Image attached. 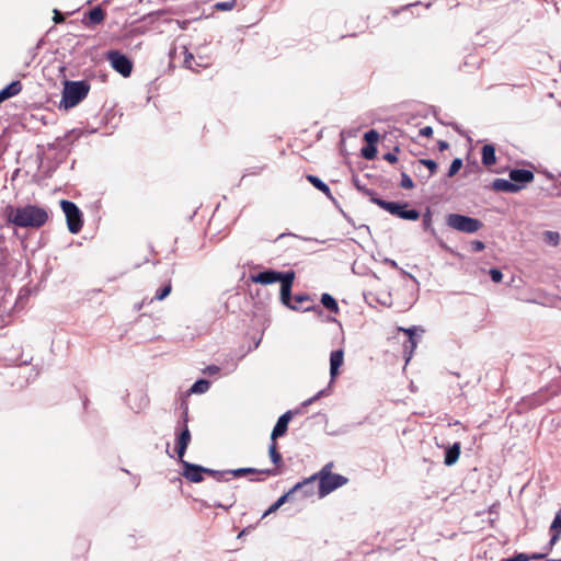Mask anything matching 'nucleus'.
<instances>
[{
	"instance_id": "obj_1",
	"label": "nucleus",
	"mask_w": 561,
	"mask_h": 561,
	"mask_svg": "<svg viewBox=\"0 0 561 561\" xmlns=\"http://www.w3.org/2000/svg\"><path fill=\"white\" fill-rule=\"evenodd\" d=\"M3 217L15 227L38 229L48 221L49 215L44 207L38 205L25 204L14 206L8 204L3 208Z\"/></svg>"
},
{
	"instance_id": "obj_2",
	"label": "nucleus",
	"mask_w": 561,
	"mask_h": 561,
	"mask_svg": "<svg viewBox=\"0 0 561 561\" xmlns=\"http://www.w3.org/2000/svg\"><path fill=\"white\" fill-rule=\"evenodd\" d=\"M90 91V84L85 80L66 81L62 90L60 106L66 110L77 106L84 100Z\"/></svg>"
},
{
	"instance_id": "obj_3",
	"label": "nucleus",
	"mask_w": 561,
	"mask_h": 561,
	"mask_svg": "<svg viewBox=\"0 0 561 561\" xmlns=\"http://www.w3.org/2000/svg\"><path fill=\"white\" fill-rule=\"evenodd\" d=\"M373 203L404 220L415 221L420 218V211L415 208H408V203L388 202L380 197H374Z\"/></svg>"
},
{
	"instance_id": "obj_4",
	"label": "nucleus",
	"mask_w": 561,
	"mask_h": 561,
	"mask_svg": "<svg viewBox=\"0 0 561 561\" xmlns=\"http://www.w3.org/2000/svg\"><path fill=\"white\" fill-rule=\"evenodd\" d=\"M295 279V272L293 270L286 271V276L284 280L280 283V290H279V298L283 305L288 307L291 310L296 311H321L319 306L312 305V306H298L293 305L294 297L291 295V287Z\"/></svg>"
},
{
	"instance_id": "obj_5",
	"label": "nucleus",
	"mask_w": 561,
	"mask_h": 561,
	"mask_svg": "<svg viewBox=\"0 0 561 561\" xmlns=\"http://www.w3.org/2000/svg\"><path fill=\"white\" fill-rule=\"evenodd\" d=\"M446 225L454 230L465 233H474L483 227L481 220L461 214L447 215Z\"/></svg>"
},
{
	"instance_id": "obj_6",
	"label": "nucleus",
	"mask_w": 561,
	"mask_h": 561,
	"mask_svg": "<svg viewBox=\"0 0 561 561\" xmlns=\"http://www.w3.org/2000/svg\"><path fill=\"white\" fill-rule=\"evenodd\" d=\"M60 207L66 216L69 232L73 234L79 233L83 226L82 211L80 208L68 199H62Z\"/></svg>"
},
{
	"instance_id": "obj_7",
	"label": "nucleus",
	"mask_w": 561,
	"mask_h": 561,
	"mask_svg": "<svg viewBox=\"0 0 561 561\" xmlns=\"http://www.w3.org/2000/svg\"><path fill=\"white\" fill-rule=\"evenodd\" d=\"M111 67L124 78H128L133 72L134 64L129 57L116 49H111L105 55Z\"/></svg>"
},
{
	"instance_id": "obj_8",
	"label": "nucleus",
	"mask_w": 561,
	"mask_h": 561,
	"mask_svg": "<svg viewBox=\"0 0 561 561\" xmlns=\"http://www.w3.org/2000/svg\"><path fill=\"white\" fill-rule=\"evenodd\" d=\"M348 479L340 473H333L328 477H321L319 481V497H324L336 489L345 485Z\"/></svg>"
},
{
	"instance_id": "obj_9",
	"label": "nucleus",
	"mask_w": 561,
	"mask_h": 561,
	"mask_svg": "<svg viewBox=\"0 0 561 561\" xmlns=\"http://www.w3.org/2000/svg\"><path fill=\"white\" fill-rule=\"evenodd\" d=\"M191 439L192 435L188 426L186 424L181 425V422H178L175 426V453L178 455V460H182V458H184Z\"/></svg>"
},
{
	"instance_id": "obj_10",
	"label": "nucleus",
	"mask_w": 561,
	"mask_h": 561,
	"mask_svg": "<svg viewBox=\"0 0 561 561\" xmlns=\"http://www.w3.org/2000/svg\"><path fill=\"white\" fill-rule=\"evenodd\" d=\"M182 466L181 474L190 482L201 483L204 481V474L206 473V467L201 465L192 463L184 458L182 460H178Z\"/></svg>"
},
{
	"instance_id": "obj_11",
	"label": "nucleus",
	"mask_w": 561,
	"mask_h": 561,
	"mask_svg": "<svg viewBox=\"0 0 561 561\" xmlns=\"http://www.w3.org/2000/svg\"><path fill=\"white\" fill-rule=\"evenodd\" d=\"M297 414H301V408H297L295 410H288L284 414H282L278 417L274 428L272 430L271 440H277V438L284 436L287 433L288 423Z\"/></svg>"
},
{
	"instance_id": "obj_12",
	"label": "nucleus",
	"mask_w": 561,
	"mask_h": 561,
	"mask_svg": "<svg viewBox=\"0 0 561 561\" xmlns=\"http://www.w3.org/2000/svg\"><path fill=\"white\" fill-rule=\"evenodd\" d=\"M285 276L286 272L267 268L259 272L257 274L251 275V280L255 284L270 285L277 282L282 283Z\"/></svg>"
},
{
	"instance_id": "obj_13",
	"label": "nucleus",
	"mask_w": 561,
	"mask_h": 561,
	"mask_svg": "<svg viewBox=\"0 0 561 561\" xmlns=\"http://www.w3.org/2000/svg\"><path fill=\"white\" fill-rule=\"evenodd\" d=\"M316 482H317V479L313 476L306 478L302 481L296 483L291 488V493H294V494L300 493L301 499L312 496L316 493Z\"/></svg>"
},
{
	"instance_id": "obj_14",
	"label": "nucleus",
	"mask_w": 561,
	"mask_h": 561,
	"mask_svg": "<svg viewBox=\"0 0 561 561\" xmlns=\"http://www.w3.org/2000/svg\"><path fill=\"white\" fill-rule=\"evenodd\" d=\"M534 172L527 169H513L510 171V179L513 183L522 185V190L526 184L534 181Z\"/></svg>"
},
{
	"instance_id": "obj_15",
	"label": "nucleus",
	"mask_w": 561,
	"mask_h": 561,
	"mask_svg": "<svg viewBox=\"0 0 561 561\" xmlns=\"http://www.w3.org/2000/svg\"><path fill=\"white\" fill-rule=\"evenodd\" d=\"M228 476H232L234 478H241L250 473H262L266 476H277L279 473L277 468L263 469L257 470L255 468H238V469H228Z\"/></svg>"
},
{
	"instance_id": "obj_16",
	"label": "nucleus",
	"mask_w": 561,
	"mask_h": 561,
	"mask_svg": "<svg viewBox=\"0 0 561 561\" xmlns=\"http://www.w3.org/2000/svg\"><path fill=\"white\" fill-rule=\"evenodd\" d=\"M344 352L342 348L334 350L330 354V376L331 383L340 373V367L343 365Z\"/></svg>"
},
{
	"instance_id": "obj_17",
	"label": "nucleus",
	"mask_w": 561,
	"mask_h": 561,
	"mask_svg": "<svg viewBox=\"0 0 561 561\" xmlns=\"http://www.w3.org/2000/svg\"><path fill=\"white\" fill-rule=\"evenodd\" d=\"M491 188L495 192L517 193L522 190V185L513 183L511 179H495Z\"/></svg>"
},
{
	"instance_id": "obj_18",
	"label": "nucleus",
	"mask_w": 561,
	"mask_h": 561,
	"mask_svg": "<svg viewBox=\"0 0 561 561\" xmlns=\"http://www.w3.org/2000/svg\"><path fill=\"white\" fill-rule=\"evenodd\" d=\"M307 181L311 183L317 190L322 192L332 203L337 206V201L333 197L331 190L327 183H324L320 178L308 174L306 176Z\"/></svg>"
},
{
	"instance_id": "obj_19",
	"label": "nucleus",
	"mask_w": 561,
	"mask_h": 561,
	"mask_svg": "<svg viewBox=\"0 0 561 561\" xmlns=\"http://www.w3.org/2000/svg\"><path fill=\"white\" fill-rule=\"evenodd\" d=\"M87 18H88V21L85 19H83V21H82L83 24L88 27L94 26V25L101 24L104 21L105 12L100 5H98V7H94L93 9H91L87 13Z\"/></svg>"
},
{
	"instance_id": "obj_20",
	"label": "nucleus",
	"mask_w": 561,
	"mask_h": 561,
	"mask_svg": "<svg viewBox=\"0 0 561 561\" xmlns=\"http://www.w3.org/2000/svg\"><path fill=\"white\" fill-rule=\"evenodd\" d=\"M461 445L459 442L454 443L445 449L444 463L448 467L455 465L460 456Z\"/></svg>"
},
{
	"instance_id": "obj_21",
	"label": "nucleus",
	"mask_w": 561,
	"mask_h": 561,
	"mask_svg": "<svg viewBox=\"0 0 561 561\" xmlns=\"http://www.w3.org/2000/svg\"><path fill=\"white\" fill-rule=\"evenodd\" d=\"M22 91V83L19 80H14L3 89L0 90V103L5 100L18 95Z\"/></svg>"
},
{
	"instance_id": "obj_22",
	"label": "nucleus",
	"mask_w": 561,
	"mask_h": 561,
	"mask_svg": "<svg viewBox=\"0 0 561 561\" xmlns=\"http://www.w3.org/2000/svg\"><path fill=\"white\" fill-rule=\"evenodd\" d=\"M495 146L493 144H486L481 150V162L485 167H491L496 162Z\"/></svg>"
},
{
	"instance_id": "obj_23",
	"label": "nucleus",
	"mask_w": 561,
	"mask_h": 561,
	"mask_svg": "<svg viewBox=\"0 0 561 561\" xmlns=\"http://www.w3.org/2000/svg\"><path fill=\"white\" fill-rule=\"evenodd\" d=\"M421 165L428 169V174L426 176H422V183H426L436 173L438 165L436 161L432 159H420L417 161V167L421 168Z\"/></svg>"
},
{
	"instance_id": "obj_24",
	"label": "nucleus",
	"mask_w": 561,
	"mask_h": 561,
	"mask_svg": "<svg viewBox=\"0 0 561 561\" xmlns=\"http://www.w3.org/2000/svg\"><path fill=\"white\" fill-rule=\"evenodd\" d=\"M321 304L322 306L328 309L330 312H333V313H337L339 312V305H337V301L336 299L328 294V293H324L321 295Z\"/></svg>"
},
{
	"instance_id": "obj_25",
	"label": "nucleus",
	"mask_w": 561,
	"mask_h": 561,
	"mask_svg": "<svg viewBox=\"0 0 561 561\" xmlns=\"http://www.w3.org/2000/svg\"><path fill=\"white\" fill-rule=\"evenodd\" d=\"M419 339H420V334L416 333L415 336L409 337L408 341L404 343L403 347H404V354H405L407 362H409L411 359L412 354L417 346Z\"/></svg>"
},
{
	"instance_id": "obj_26",
	"label": "nucleus",
	"mask_w": 561,
	"mask_h": 561,
	"mask_svg": "<svg viewBox=\"0 0 561 561\" xmlns=\"http://www.w3.org/2000/svg\"><path fill=\"white\" fill-rule=\"evenodd\" d=\"M330 391H331V382L329 383V386L327 388L321 389L313 397L305 400L299 408H301V410H302L304 408H307V407L311 405L312 403H314L316 401H318L322 397L329 396Z\"/></svg>"
},
{
	"instance_id": "obj_27",
	"label": "nucleus",
	"mask_w": 561,
	"mask_h": 561,
	"mask_svg": "<svg viewBox=\"0 0 561 561\" xmlns=\"http://www.w3.org/2000/svg\"><path fill=\"white\" fill-rule=\"evenodd\" d=\"M268 455L271 458V461L275 466H279L283 461L280 453L277 450V443L276 440H271V444L268 446Z\"/></svg>"
},
{
	"instance_id": "obj_28",
	"label": "nucleus",
	"mask_w": 561,
	"mask_h": 561,
	"mask_svg": "<svg viewBox=\"0 0 561 561\" xmlns=\"http://www.w3.org/2000/svg\"><path fill=\"white\" fill-rule=\"evenodd\" d=\"M209 387L210 382L207 379H198L192 385L190 391L192 393H204L209 389Z\"/></svg>"
},
{
	"instance_id": "obj_29",
	"label": "nucleus",
	"mask_w": 561,
	"mask_h": 561,
	"mask_svg": "<svg viewBox=\"0 0 561 561\" xmlns=\"http://www.w3.org/2000/svg\"><path fill=\"white\" fill-rule=\"evenodd\" d=\"M183 66L191 70H197V67H204L201 62H195L194 55L185 49Z\"/></svg>"
},
{
	"instance_id": "obj_30",
	"label": "nucleus",
	"mask_w": 561,
	"mask_h": 561,
	"mask_svg": "<svg viewBox=\"0 0 561 561\" xmlns=\"http://www.w3.org/2000/svg\"><path fill=\"white\" fill-rule=\"evenodd\" d=\"M172 290L171 280L167 282L162 287L158 288L154 294V299L161 301L165 299Z\"/></svg>"
},
{
	"instance_id": "obj_31",
	"label": "nucleus",
	"mask_w": 561,
	"mask_h": 561,
	"mask_svg": "<svg viewBox=\"0 0 561 561\" xmlns=\"http://www.w3.org/2000/svg\"><path fill=\"white\" fill-rule=\"evenodd\" d=\"M422 226L425 231H428L431 234L435 236L436 231L432 225V211L430 209L423 214Z\"/></svg>"
},
{
	"instance_id": "obj_32",
	"label": "nucleus",
	"mask_w": 561,
	"mask_h": 561,
	"mask_svg": "<svg viewBox=\"0 0 561 561\" xmlns=\"http://www.w3.org/2000/svg\"><path fill=\"white\" fill-rule=\"evenodd\" d=\"M205 474H208V476L215 478V480L218 482L228 481V478L226 477V476H228L227 470H215V469L206 468Z\"/></svg>"
},
{
	"instance_id": "obj_33",
	"label": "nucleus",
	"mask_w": 561,
	"mask_h": 561,
	"mask_svg": "<svg viewBox=\"0 0 561 561\" xmlns=\"http://www.w3.org/2000/svg\"><path fill=\"white\" fill-rule=\"evenodd\" d=\"M360 154L363 158L367 160H373L377 154V147L376 145H366L362 148Z\"/></svg>"
},
{
	"instance_id": "obj_34",
	"label": "nucleus",
	"mask_w": 561,
	"mask_h": 561,
	"mask_svg": "<svg viewBox=\"0 0 561 561\" xmlns=\"http://www.w3.org/2000/svg\"><path fill=\"white\" fill-rule=\"evenodd\" d=\"M461 168H462V160L460 158L454 159L449 165L447 176L453 178L454 175H456L459 172V170Z\"/></svg>"
},
{
	"instance_id": "obj_35",
	"label": "nucleus",
	"mask_w": 561,
	"mask_h": 561,
	"mask_svg": "<svg viewBox=\"0 0 561 561\" xmlns=\"http://www.w3.org/2000/svg\"><path fill=\"white\" fill-rule=\"evenodd\" d=\"M236 3H237L236 0L216 2L214 4V9H216L218 11H230L236 7Z\"/></svg>"
},
{
	"instance_id": "obj_36",
	"label": "nucleus",
	"mask_w": 561,
	"mask_h": 561,
	"mask_svg": "<svg viewBox=\"0 0 561 561\" xmlns=\"http://www.w3.org/2000/svg\"><path fill=\"white\" fill-rule=\"evenodd\" d=\"M367 145H376L379 140V133L376 129H369L364 134Z\"/></svg>"
},
{
	"instance_id": "obj_37",
	"label": "nucleus",
	"mask_w": 561,
	"mask_h": 561,
	"mask_svg": "<svg viewBox=\"0 0 561 561\" xmlns=\"http://www.w3.org/2000/svg\"><path fill=\"white\" fill-rule=\"evenodd\" d=\"M543 240L551 245H557L560 241V236L556 231H545Z\"/></svg>"
},
{
	"instance_id": "obj_38",
	"label": "nucleus",
	"mask_w": 561,
	"mask_h": 561,
	"mask_svg": "<svg viewBox=\"0 0 561 561\" xmlns=\"http://www.w3.org/2000/svg\"><path fill=\"white\" fill-rule=\"evenodd\" d=\"M333 466H334V465H333V462H328V463H325V465L322 467V469H321L319 472H317V473H314V474H312V476H313V477H316V479H317L318 481H320V480H321V477H328V476L333 474V473H332V468H333Z\"/></svg>"
},
{
	"instance_id": "obj_39",
	"label": "nucleus",
	"mask_w": 561,
	"mask_h": 561,
	"mask_svg": "<svg viewBox=\"0 0 561 561\" xmlns=\"http://www.w3.org/2000/svg\"><path fill=\"white\" fill-rule=\"evenodd\" d=\"M400 187L403 190H412L414 187V182L405 172L401 173Z\"/></svg>"
},
{
	"instance_id": "obj_40",
	"label": "nucleus",
	"mask_w": 561,
	"mask_h": 561,
	"mask_svg": "<svg viewBox=\"0 0 561 561\" xmlns=\"http://www.w3.org/2000/svg\"><path fill=\"white\" fill-rule=\"evenodd\" d=\"M383 263H385V264H387V265H389V266H390V267H392V268L399 270V271L401 272V274H402V275L408 276V277H410V278H413V279H414V277H413L410 273H408V272H405L404 270H402L401 267H399L398 263H397L394 260L389 259V257H386V259L383 260Z\"/></svg>"
},
{
	"instance_id": "obj_41",
	"label": "nucleus",
	"mask_w": 561,
	"mask_h": 561,
	"mask_svg": "<svg viewBox=\"0 0 561 561\" xmlns=\"http://www.w3.org/2000/svg\"><path fill=\"white\" fill-rule=\"evenodd\" d=\"M336 207L339 208V210H340V213L342 214V216L346 219V221H347L350 225H352L354 228L365 229V230L369 231V227H368L367 225H360V226L356 227V225H355V222H354L353 218H352L350 215H347V214H346V213H345V211L340 207V205H339V204H337V206H336Z\"/></svg>"
},
{
	"instance_id": "obj_42",
	"label": "nucleus",
	"mask_w": 561,
	"mask_h": 561,
	"mask_svg": "<svg viewBox=\"0 0 561 561\" xmlns=\"http://www.w3.org/2000/svg\"><path fill=\"white\" fill-rule=\"evenodd\" d=\"M399 331H402L404 334L408 335V339L411 336H415L416 332L420 331V333H423L424 330L421 327H410V328H398Z\"/></svg>"
},
{
	"instance_id": "obj_43",
	"label": "nucleus",
	"mask_w": 561,
	"mask_h": 561,
	"mask_svg": "<svg viewBox=\"0 0 561 561\" xmlns=\"http://www.w3.org/2000/svg\"><path fill=\"white\" fill-rule=\"evenodd\" d=\"M550 530H557L561 533V510L556 513V516L550 525Z\"/></svg>"
},
{
	"instance_id": "obj_44",
	"label": "nucleus",
	"mask_w": 561,
	"mask_h": 561,
	"mask_svg": "<svg viewBox=\"0 0 561 561\" xmlns=\"http://www.w3.org/2000/svg\"><path fill=\"white\" fill-rule=\"evenodd\" d=\"M500 561H529L528 553L517 552L510 558H504Z\"/></svg>"
},
{
	"instance_id": "obj_45",
	"label": "nucleus",
	"mask_w": 561,
	"mask_h": 561,
	"mask_svg": "<svg viewBox=\"0 0 561 561\" xmlns=\"http://www.w3.org/2000/svg\"><path fill=\"white\" fill-rule=\"evenodd\" d=\"M489 275L494 283H501L503 279V273L499 268H490Z\"/></svg>"
},
{
	"instance_id": "obj_46",
	"label": "nucleus",
	"mask_w": 561,
	"mask_h": 561,
	"mask_svg": "<svg viewBox=\"0 0 561 561\" xmlns=\"http://www.w3.org/2000/svg\"><path fill=\"white\" fill-rule=\"evenodd\" d=\"M294 493H291V489L279 496L275 502L277 503V506H283L286 502L294 500Z\"/></svg>"
},
{
	"instance_id": "obj_47",
	"label": "nucleus",
	"mask_w": 561,
	"mask_h": 561,
	"mask_svg": "<svg viewBox=\"0 0 561 561\" xmlns=\"http://www.w3.org/2000/svg\"><path fill=\"white\" fill-rule=\"evenodd\" d=\"M550 533H551V538L546 548L547 552L553 548V546L557 543V541L559 540V538L561 536V533H559L557 530H550Z\"/></svg>"
},
{
	"instance_id": "obj_48",
	"label": "nucleus",
	"mask_w": 561,
	"mask_h": 561,
	"mask_svg": "<svg viewBox=\"0 0 561 561\" xmlns=\"http://www.w3.org/2000/svg\"><path fill=\"white\" fill-rule=\"evenodd\" d=\"M310 301V296L307 294H298L294 296L293 305L304 306L305 302Z\"/></svg>"
},
{
	"instance_id": "obj_49",
	"label": "nucleus",
	"mask_w": 561,
	"mask_h": 561,
	"mask_svg": "<svg viewBox=\"0 0 561 561\" xmlns=\"http://www.w3.org/2000/svg\"><path fill=\"white\" fill-rule=\"evenodd\" d=\"M183 411L178 422H181V425L186 424L188 422V407L185 402H182L181 404Z\"/></svg>"
},
{
	"instance_id": "obj_50",
	"label": "nucleus",
	"mask_w": 561,
	"mask_h": 561,
	"mask_svg": "<svg viewBox=\"0 0 561 561\" xmlns=\"http://www.w3.org/2000/svg\"><path fill=\"white\" fill-rule=\"evenodd\" d=\"M266 167L265 165H257V167H251L245 170L244 175H257L260 174Z\"/></svg>"
},
{
	"instance_id": "obj_51",
	"label": "nucleus",
	"mask_w": 561,
	"mask_h": 561,
	"mask_svg": "<svg viewBox=\"0 0 561 561\" xmlns=\"http://www.w3.org/2000/svg\"><path fill=\"white\" fill-rule=\"evenodd\" d=\"M399 151V147H394V152H387L383 154V159L390 163H394L398 161V157L396 152Z\"/></svg>"
},
{
	"instance_id": "obj_52",
	"label": "nucleus",
	"mask_w": 561,
	"mask_h": 561,
	"mask_svg": "<svg viewBox=\"0 0 561 561\" xmlns=\"http://www.w3.org/2000/svg\"><path fill=\"white\" fill-rule=\"evenodd\" d=\"M471 249L474 252H481L485 249V244H484V242H482L480 240H476V241H472Z\"/></svg>"
},
{
	"instance_id": "obj_53",
	"label": "nucleus",
	"mask_w": 561,
	"mask_h": 561,
	"mask_svg": "<svg viewBox=\"0 0 561 561\" xmlns=\"http://www.w3.org/2000/svg\"><path fill=\"white\" fill-rule=\"evenodd\" d=\"M234 503H236V499L232 495L231 496V502L229 504L225 505V504H221L219 502H216V503H214L213 506L220 507V508H224V510H229L230 507H232L234 505Z\"/></svg>"
},
{
	"instance_id": "obj_54",
	"label": "nucleus",
	"mask_w": 561,
	"mask_h": 561,
	"mask_svg": "<svg viewBox=\"0 0 561 561\" xmlns=\"http://www.w3.org/2000/svg\"><path fill=\"white\" fill-rule=\"evenodd\" d=\"M219 370H220V368L218 366L209 365L206 367L205 373L208 374L209 376H213V375L218 374Z\"/></svg>"
},
{
	"instance_id": "obj_55",
	"label": "nucleus",
	"mask_w": 561,
	"mask_h": 561,
	"mask_svg": "<svg viewBox=\"0 0 561 561\" xmlns=\"http://www.w3.org/2000/svg\"><path fill=\"white\" fill-rule=\"evenodd\" d=\"M420 135L423 137H431L433 135V128L431 126H425L420 129Z\"/></svg>"
},
{
	"instance_id": "obj_56",
	"label": "nucleus",
	"mask_w": 561,
	"mask_h": 561,
	"mask_svg": "<svg viewBox=\"0 0 561 561\" xmlns=\"http://www.w3.org/2000/svg\"><path fill=\"white\" fill-rule=\"evenodd\" d=\"M279 508V506H277V503L274 502L265 512L264 514L262 515V518L266 517L267 515L270 514H273L275 513L277 510Z\"/></svg>"
},
{
	"instance_id": "obj_57",
	"label": "nucleus",
	"mask_w": 561,
	"mask_h": 561,
	"mask_svg": "<svg viewBox=\"0 0 561 561\" xmlns=\"http://www.w3.org/2000/svg\"><path fill=\"white\" fill-rule=\"evenodd\" d=\"M362 193L365 194L366 196H369V199L371 203H373L374 197H378L375 191L367 188V187H365Z\"/></svg>"
},
{
	"instance_id": "obj_58",
	"label": "nucleus",
	"mask_w": 561,
	"mask_h": 561,
	"mask_svg": "<svg viewBox=\"0 0 561 561\" xmlns=\"http://www.w3.org/2000/svg\"><path fill=\"white\" fill-rule=\"evenodd\" d=\"M354 186L359 191L363 192L366 186L360 184V181L357 176H353L352 179Z\"/></svg>"
},
{
	"instance_id": "obj_59",
	"label": "nucleus",
	"mask_w": 561,
	"mask_h": 561,
	"mask_svg": "<svg viewBox=\"0 0 561 561\" xmlns=\"http://www.w3.org/2000/svg\"><path fill=\"white\" fill-rule=\"evenodd\" d=\"M547 554H548V552H545V553H531V554H528V558H529V561L530 560H540V559L546 558Z\"/></svg>"
},
{
	"instance_id": "obj_60",
	"label": "nucleus",
	"mask_w": 561,
	"mask_h": 561,
	"mask_svg": "<svg viewBox=\"0 0 561 561\" xmlns=\"http://www.w3.org/2000/svg\"><path fill=\"white\" fill-rule=\"evenodd\" d=\"M55 16L54 22L56 24L64 22L65 18L61 15V13L58 10H54Z\"/></svg>"
},
{
	"instance_id": "obj_61",
	"label": "nucleus",
	"mask_w": 561,
	"mask_h": 561,
	"mask_svg": "<svg viewBox=\"0 0 561 561\" xmlns=\"http://www.w3.org/2000/svg\"><path fill=\"white\" fill-rule=\"evenodd\" d=\"M437 146L439 151H444L449 148V144L445 140H439Z\"/></svg>"
},
{
	"instance_id": "obj_62",
	"label": "nucleus",
	"mask_w": 561,
	"mask_h": 561,
	"mask_svg": "<svg viewBox=\"0 0 561 561\" xmlns=\"http://www.w3.org/2000/svg\"><path fill=\"white\" fill-rule=\"evenodd\" d=\"M414 173L420 179V181L422 182V176H425V175H424V173L421 172V168L420 167H416V169L414 170Z\"/></svg>"
},
{
	"instance_id": "obj_63",
	"label": "nucleus",
	"mask_w": 561,
	"mask_h": 561,
	"mask_svg": "<svg viewBox=\"0 0 561 561\" xmlns=\"http://www.w3.org/2000/svg\"><path fill=\"white\" fill-rule=\"evenodd\" d=\"M287 236H288V237L299 238V237H298L297 234H295V233H290V232H289V233H285V232H284V233H280V234L277 237V239H276V240L283 239V238H285V237H287Z\"/></svg>"
},
{
	"instance_id": "obj_64",
	"label": "nucleus",
	"mask_w": 561,
	"mask_h": 561,
	"mask_svg": "<svg viewBox=\"0 0 561 561\" xmlns=\"http://www.w3.org/2000/svg\"><path fill=\"white\" fill-rule=\"evenodd\" d=\"M5 249L0 248V264H2V261L5 260Z\"/></svg>"
}]
</instances>
